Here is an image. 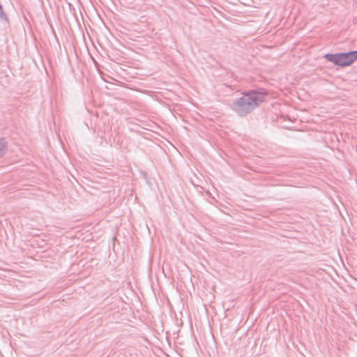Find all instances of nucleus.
I'll return each mask as SVG.
<instances>
[{"label":"nucleus","mask_w":357,"mask_h":357,"mask_svg":"<svg viewBox=\"0 0 357 357\" xmlns=\"http://www.w3.org/2000/svg\"><path fill=\"white\" fill-rule=\"evenodd\" d=\"M268 95L264 89L250 90L243 93L242 96L236 98L231 105V109L238 116H245L255 109Z\"/></svg>","instance_id":"obj_1"},{"label":"nucleus","mask_w":357,"mask_h":357,"mask_svg":"<svg viewBox=\"0 0 357 357\" xmlns=\"http://www.w3.org/2000/svg\"><path fill=\"white\" fill-rule=\"evenodd\" d=\"M324 57L338 66H348L357 60V50L346 53L326 54Z\"/></svg>","instance_id":"obj_2"},{"label":"nucleus","mask_w":357,"mask_h":357,"mask_svg":"<svg viewBox=\"0 0 357 357\" xmlns=\"http://www.w3.org/2000/svg\"><path fill=\"white\" fill-rule=\"evenodd\" d=\"M6 148V143L5 140L2 138H0V158L5 153Z\"/></svg>","instance_id":"obj_3"}]
</instances>
